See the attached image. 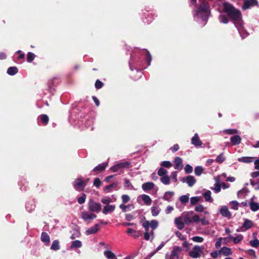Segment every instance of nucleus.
Listing matches in <instances>:
<instances>
[{"label":"nucleus","mask_w":259,"mask_h":259,"mask_svg":"<svg viewBox=\"0 0 259 259\" xmlns=\"http://www.w3.org/2000/svg\"><path fill=\"white\" fill-rule=\"evenodd\" d=\"M130 165V162L126 161L124 162H121L113 165V166L110 167V170L111 171L115 172H117L119 170L124 168H128Z\"/></svg>","instance_id":"7"},{"label":"nucleus","mask_w":259,"mask_h":259,"mask_svg":"<svg viewBox=\"0 0 259 259\" xmlns=\"http://www.w3.org/2000/svg\"><path fill=\"white\" fill-rule=\"evenodd\" d=\"M191 239L194 241V242H199V243H201V242H202L204 240V239L203 237H200V236H194Z\"/></svg>","instance_id":"48"},{"label":"nucleus","mask_w":259,"mask_h":259,"mask_svg":"<svg viewBox=\"0 0 259 259\" xmlns=\"http://www.w3.org/2000/svg\"><path fill=\"white\" fill-rule=\"evenodd\" d=\"M229 238L232 239L234 244H238L242 241L243 238V236L242 235L240 234L237 235L236 237H234L231 235H229Z\"/></svg>","instance_id":"23"},{"label":"nucleus","mask_w":259,"mask_h":259,"mask_svg":"<svg viewBox=\"0 0 259 259\" xmlns=\"http://www.w3.org/2000/svg\"><path fill=\"white\" fill-rule=\"evenodd\" d=\"M73 185L76 191H82L87 186V183L81 177L75 179L73 182Z\"/></svg>","instance_id":"5"},{"label":"nucleus","mask_w":259,"mask_h":259,"mask_svg":"<svg viewBox=\"0 0 259 259\" xmlns=\"http://www.w3.org/2000/svg\"><path fill=\"white\" fill-rule=\"evenodd\" d=\"M183 182H186L189 187H192L196 183V181L192 176H188L182 179Z\"/></svg>","instance_id":"10"},{"label":"nucleus","mask_w":259,"mask_h":259,"mask_svg":"<svg viewBox=\"0 0 259 259\" xmlns=\"http://www.w3.org/2000/svg\"><path fill=\"white\" fill-rule=\"evenodd\" d=\"M104 254L108 259H113L114 258L116 259V256L114 254V253L110 250L105 251Z\"/></svg>","instance_id":"31"},{"label":"nucleus","mask_w":259,"mask_h":259,"mask_svg":"<svg viewBox=\"0 0 259 259\" xmlns=\"http://www.w3.org/2000/svg\"><path fill=\"white\" fill-rule=\"evenodd\" d=\"M230 141L232 145H239L241 142V138L240 136L235 135L231 138Z\"/></svg>","instance_id":"19"},{"label":"nucleus","mask_w":259,"mask_h":259,"mask_svg":"<svg viewBox=\"0 0 259 259\" xmlns=\"http://www.w3.org/2000/svg\"><path fill=\"white\" fill-rule=\"evenodd\" d=\"M150 226L152 230L155 229L158 227V222L156 220H152L150 223Z\"/></svg>","instance_id":"52"},{"label":"nucleus","mask_w":259,"mask_h":259,"mask_svg":"<svg viewBox=\"0 0 259 259\" xmlns=\"http://www.w3.org/2000/svg\"><path fill=\"white\" fill-rule=\"evenodd\" d=\"M204 209V206L201 204H199L197 206H196L195 207V210L196 212H202L203 211Z\"/></svg>","instance_id":"56"},{"label":"nucleus","mask_w":259,"mask_h":259,"mask_svg":"<svg viewBox=\"0 0 259 259\" xmlns=\"http://www.w3.org/2000/svg\"><path fill=\"white\" fill-rule=\"evenodd\" d=\"M122 200L123 203H127L130 200V198L127 195H122L121 196Z\"/></svg>","instance_id":"57"},{"label":"nucleus","mask_w":259,"mask_h":259,"mask_svg":"<svg viewBox=\"0 0 259 259\" xmlns=\"http://www.w3.org/2000/svg\"><path fill=\"white\" fill-rule=\"evenodd\" d=\"M257 5H258L257 0H244L242 8L243 10H245Z\"/></svg>","instance_id":"8"},{"label":"nucleus","mask_w":259,"mask_h":259,"mask_svg":"<svg viewBox=\"0 0 259 259\" xmlns=\"http://www.w3.org/2000/svg\"><path fill=\"white\" fill-rule=\"evenodd\" d=\"M82 218L84 221H87L88 219H92L91 213L85 211L82 212Z\"/></svg>","instance_id":"44"},{"label":"nucleus","mask_w":259,"mask_h":259,"mask_svg":"<svg viewBox=\"0 0 259 259\" xmlns=\"http://www.w3.org/2000/svg\"><path fill=\"white\" fill-rule=\"evenodd\" d=\"M195 16L201 18L204 21H207L210 14V9L209 4L206 1H202L195 10Z\"/></svg>","instance_id":"2"},{"label":"nucleus","mask_w":259,"mask_h":259,"mask_svg":"<svg viewBox=\"0 0 259 259\" xmlns=\"http://www.w3.org/2000/svg\"><path fill=\"white\" fill-rule=\"evenodd\" d=\"M176 236L181 240H186V237L179 231L175 232Z\"/></svg>","instance_id":"53"},{"label":"nucleus","mask_w":259,"mask_h":259,"mask_svg":"<svg viewBox=\"0 0 259 259\" xmlns=\"http://www.w3.org/2000/svg\"><path fill=\"white\" fill-rule=\"evenodd\" d=\"M151 212L153 216L156 217L159 213V210L158 207L152 206L151 207Z\"/></svg>","instance_id":"42"},{"label":"nucleus","mask_w":259,"mask_h":259,"mask_svg":"<svg viewBox=\"0 0 259 259\" xmlns=\"http://www.w3.org/2000/svg\"><path fill=\"white\" fill-rule=\"evenodd\" d=\"M38 118H39L44 125H46L48 124L49 118V116L46 114H41L39 116Z\"/></svg>","instance_id":"24"},{"label":"nucleus","mask_w":259,"mask_h":259,"mask_svg":"<svg viewBox=\"0 0 259 259\" xmlns=\"http://www.w3.org/2000/svg\"><path fill=\"white\" fill-rule=\"evenodd\" d=\"M220 212L221 214V215L224 217L227 218L229 219L231 218V213L229 210L227 206L225 205L222 206L221 207V208L220 209Z\"/></svg>","instance_id":"9"},{"label":"nucleus","mask_w":259,"mask_h":259,"mask_svg":"<svg viewBox=\"0 0 259 259\" xmlns=\"http://www.w3.org/2000/svg\"><path fill=\"white\" fill-rule=\"evenodd\" d=\"M160 181L164 185H168L170 183V179L167 175L161 177Z\"/></svg>","instance_id":"35"},{"label":"nucleus","mask_w":259,"mask_h":259,"mask_svg":"<svg viewBox=\"0 0 259 259\" xmlns=\"http://www.w3.org/2000/svg\"><path fill=\"white\" fill-rule=\"evenodd\" d=\"M108 166L107 162H104L98 165L93 169V171L100 172L105 170L106 167Z\"/></svg>","instance_id":"15"},{"label":"nucleus","mask_w":259,"mask_h":259,"mask_svg":"<svg viewBox=\"0 0 259 259\" xmlns=\"http://www.w3.org/2000/svg\"><path fill=\"white\" fill-rule=\"evenodd\" d=\"M59 241L58 240H54L51 246V249L53 250H58L60 249Z\"/></svg>","instance_id":"30"},{"label":"nucleus","mask_w":259,"mask_h":259,"mask_svg":"<svg viewBox=\"0 0 259 259\" xmlns=\"http://www.w3.org/2000/svg\"><path fill=\"white\" fill-rule=\"evenodd\" d=\"M41 241L48 245L50 242V237L47 233L43 232L41 234Z\"/></svg>","instance_id":"17"},{"label":"nucleus","mask_w":259,"mask_h":259,"mask_svg":"<svg viewBox=\"0 0 259 259\" xmlns=\"http://www.w3.org/2000/svg\"><path fill=\"white\" fill-rule=\"evenodd\" d=\"M104 83L99 79H97L95 84V88L98 90L101 89Z\"/></svg>","instance_id":"49"},{"label":"nucleus","mask_w":259,"mask_h":259,"mask_svg":"<svg viewBox=\"0 0 259 259\" xmlns=\"http://www.w3.org/2000/svg\"><path fill=\"white\" fill-rule=\"evenodd\" d=\"M250 245L253 247H257L259 246V240L257 239L251 240L249 241Z\"/></svg>","instance_id":"46"},{"label":"nucleus","mask_w":259,"mask_h":259,"mask_svg":"<svg viewBox=\"0 0 259 259\" xmlns=\"http://www.w3.org/2000/svg\"><path fill=\"white\" fill-rule=\"evenodd\" d=\"M219 19L220 22L221 23H223L224 24H227L228 23V18L224 15H220Z\"/></svg>","instance_id":"37"},{"label":"nucleus","mask_w":259,"mask_h":259,"mask_svg":"<svg viewBox=\"0 0 259 259\" xmlns=\"http://www.w3.org/2000/svg\"><path fill=\"white\" fill-rule=\"evenodd\" d=\"M200 219L199 218V217L197 214H195L192 218V223H199L200 222Z\"/></svg>","instance_id":"60"},{"label":"nucleus","mask_w":259,"mask_h":259,"mask_svg":"<svg viewBox=\"0 0 259 259\" xmlns=\"http://www.w3.org/2000/svg\"><path fill=\"white\" fill-rule=\"evenodd\" d=\"M225 160V158L223 156V154L221 153L220 155H219L218 156V157H217V158L215 159V161H216V162H217L218 163H222Z\"/></svg>","instance_id":"50"},{"label":"nucleus","mask_w":259,"mask_h":259,"mask_svg":"<svg viewBox=\"0 0 259 259\" xmlns=\"http://www.w3.org/2000/svg\"><path fill=\"white\" fill-rule=\"evenodd\" d=\"M88 207L90 211L94 212H98L101 210V205L100 203L96 202L91 199L89 201Z\"/></svg>","instance_id":"6"},{"label":"nucleus","mask_w":259,"mask_h":259,"mask_svg":"<svg viewBox=\"0 0 259 259\" xmlns=\"http://www.w3.org/2000/svg\"><path fill=\"white\" fill-rule=\"evenodd\" d=\"M130 207V205H125L123 204H120L119 205V208L122 209L123 212H126L127 211V209Z\"/></svg>","instance_id":"62"},{"label":"nucleus","mask_w":259,"mask_h":259,"mask_svg":"<svg viewBox=\"0 0 259 259\" xmlns=\"http://www.w3.org/2000/svg\"><path fill=\"white\" fill-rule=\"evenodd\" d=\"M142 200L144 202V203L147 205H149L152 203V200L150 197L146 194H143L141 196Z\"/></svg>","instance_id":"28"},{"label":"nucleus","mask_w":259,"mask_h":259,"mask_svg":"<svg viewBox=\"0 0 259 259\" xmlns=\"http://www.w3.org/2000/svg\"><path fill=\"white\" fill-rule=\"evenodd\" d=\"M250 209L253 211H256L259 209V204L255 202H251L249 204Z\"/></svg>","instance_id":"33"},{"label":"nucleus","mask_w":259,"mask_h":259,"mask_svg":"<svg viewBox=\"0 0 259 259\" xmlns=\"http://www.w3.org/2000/svg\"><path fill=\"white\" fill-rule=\"evenodd\" d=\"M220 252L225 256H229L232 255V251L231 249L228 247H223L220 250Z\"/></svg>","instance_id":"21"},{"label":"nucleus","mask_w":259,"mask_h":259,"mask_svg":"<svg viewBox=\"0 0 259 259\" xmlns=\"http://www.w3.org/2000/svg\"><path fill=\"white\" fill-rule=\"evenodd\" d=\"M175 223L177 226L179 230H182L184 227V223L182 221V218L181 217H178L175 219Z\"/></svg>","instance_id":"16"},{"label":"nucleus","mask_w":259,"mask_h":259,"mask_svg":"<svg viewBox=\"0 0 259 259\" xmlns=\"http://www.w3.org/2000/svg\"><path fill=\"white\" fill-rule=\"evenodd\" d=\"M99 230V225L95 224L94 226L91 227L85 232L87 235H91L96 233Z\"/></svg>","instance_id":"13"},{"label":"nucleus","mask_w":259,"mask_h":259,"mask_svg":"<svg viewBox=\"0 0 259 259\" xmlns=\"http://www.w3.org/2000/svg\"><path fill=\"white\" fill-rule=\"evenodd\" d=\"M175 166L174 167L177 169H181L183 167L182 165V159L179 157L175 158L174 160Z\"/></svg>","instance_id":"18"},{"label":"nucleus","mask_w":259,"mask_h":259,"mask_svg":"<svg viewBox=\"0 0 259 259\" xmlns=\"http://www.w3.org/2000/svg\"><path fill=\"white\" fill-rule=\"evenodd\" d=\"M185 172L186 174H190L193 171V167L189 164H187L184 168Z\"/></svg>","instance_id":"51"},{"label":"nucleus","mask_w":259,"mask_h":259,"mask_svg":"<svg viewBox=\"0 0 259 259\" xmlns=\"http://www.w3.org/2000/svg\"><path fill=\"white\" fill-rule=\"evenodd\" d=\"M254 159L253 157H241L238 159V161L243 163H251Z\"/></svg>","instance_id":"22"},{"label":"nucleus","mask_w":259,"mask_h":259,"mask_svg":"<svg viewBox=\"0 0 259 259\" xmlns=\"http://www.w3.org/2000/svg\"><path fill=\"white\" fill-rule=\"evenodd\" d=\"M35 55L31 52H28L27 55V61L28 62H32L34 59Z\"/></svg>","instance_id":"36"},{"label":"nucleus","mask_w":259,"mask_h":259,"mask_svg":"<svg viewBox=\"0 0 259 259\" xmlns=\"http://www.w3.org/2000/svg\"><path fill=\"white\" fill-rule=\"evenodd\" d=\"M223 9L230 18L234 21V24L238 29L242 26V15L240 11L236 9L228 3L223 4Z\"/></svg>","instance_id":"1"},{"label":"nucleus","mask_w":259,"mask_h":259,"mask_svg":"<svg viewBox=\"0 0 259 259\" xmlns=\"http://www.w3.org/2000/svg\"><path fill=\"white\" fill-rule=\"evenodd\" d=\"M155 184L153 182H146L142 184V188L145 191L147 192L153 189Z\"/></svg>","instance_id":"12"},{"label":"nucleus","mask_w":259,"mask_h":259,"mask_svg":"<svg viewBox=\"0 0 259 259\" xmlns=\"http://www.w3.org/2000/svg\"><path fill=\"white\" fill-rule=\"evenodd\" d=\"M174 195V193L171 191L166 192L164 195L163 199L167 201H170L171 200V197Z\"/></svg>","instance_id":"29"},{"label":"nucleus","mask_w":259,"mask_h":259,"mask_svg":"<svg viewBox=\"0 0 259 259\" xmlns=\"http://www.w3.org/2000/svg\"><path fill=\"white\" fill-rule=\"evenodd\" d=\"M142 226L144 228L145 231H149V228L150 227V222L148 221H145L143 224Z\"/></svg>","instance_id":"54"},{"label":"nucleus","mask_w":259,"mask_h":259,"mask_svg":"<svg viewBox=\"0 0 259 259\" xmlns=\"http://www.w3.org/2000/svg\"><path fill=\"white\" fill-rule=\"evenodd\" d=\"M118 183L114 182L109 185L106 186L104 188L105 191H110L112 188H115L117 186Z\"/></svg>","instance_id":"38"},{"label":"nucleus","mask_w":259,"mask_h":259,"mask_svg":"<svg viewBox=\"0 0 259 259\" xmlns=\"http://www.w3.org/2000/svg\"><path fill=\"white\" fill-rule=\"evenodd\" d=\"M86 199V195L82 193L81 196L77 198V202L79 204H82L84 203Z\"/></svg>","instance_id":"43"},{"label":"nucleus","mask_w":259,"mask_h":259,"mask_svg":"<svg viewBox=\"0 0 259 259\" xmlns=\"http://www.w3.org/2000/svg\"><path fill=\"white\" fill-rule=\"evenodd\" d=\"M211 192L209 190H207L203 194L206 201L209 202H212L213 201V199L211 197Z\"/></svg>","instance_id":"25"},{"label":"nucleus","mask_w":259,"mask_h":259,"mask_svg":"<svg viewBox=\"0 0 259 259\" xmlns=\"http://www.w3.org/2000/svg\"><path fill=\"white\" fill-rule=\"evenodd\" d=\"M115 206L113 205H106L104 206L103 213L105 214H107L109 212H112L114 211Z\"/></svg>","instance_id":"20"},{"label":"nucleus","mask_w":259,"mask_h":259,"mask_svg":"<svg viewBox=\"0 0 259 259\" xmlns=\"http://www.w3.org/2000/svg\"><path fill=\"white\" fill-rule=\"evenodd\" d=\"M182 251L181 247L175 246L173 247L172 250L170 252V254L166 253L165 254V259H179V256Z\"/></svg>","instance_id":"3"},{"label":"nucleus","mask_w":259,"mask_h":259,"mask_svg":"<svg viewBox=\"0 0 259 259\" xmlns=\"http://www.w3.org/2000/svg\"><path fill=\"white\" fill-rule=\"evenodd\" d=\"M18 72L17 67L15 66L10 67L7 70V73L10 75H14Z\"/></svg>","instance_id":"27"},{"label":"nucleus","mask_w":259,"mask_h":259,"mask_svg":"<svg viewBox=\"0 0 259 259\" xmlns=\"http://www.w3.org/2000/svg\"><path fill=\"white\" fill-rule=\"evenodd\" d=\"M161 165L166 168H169L172 164L170 161H164L161 163Z\"/></svg>","instance_id":"55"},{"label":"nucleus","mask_w":259,"mask_h":259,"mask_svg":"<svg viewBox=\"0 0 259 259\" xmlns=\"http://www.w3.org/2000/svg\"><path fill=\"white\" fill-rule=\"evenodd\" d=\"M203 170V168L202 166H197L195 167L194 171L195 174L196 176H200L202 174V171Z\"/></svg>","instance_id":"41"},{"label":"nucleus","mask_w":259,"mask_h":259,"mask_svg":"<svg viewBox=\"0 0 259 259\" xmlns=\"http://www.w3.org/2000/svg\"><path fill=\"white\" fill-rule=\"evenodd\" d=\"M145 59H146V61L147 63V65L150 66L151 60H152V57H151V55L150 52L148 50H146V54L145 55Z\"/></svg>","instance_id":"34"},{"label":"nucleus","mask_w":259,"mask_h":259,"mask_svg":"<svg viewBox=\"0 0 259 259\" xmlns=\"http://www.w3.org/2000/svg\"><path fill=\"white\" fill-rule=\"evenodd\" d=\"M167 173V171L162 167H160L158 169V172H157L158 175L160 177H163V176H166Z\"/></svg>","instance_id":"40"},{"label":"nucleus","mask_w":259,"mask_h":259,"mask_svg":"<svg viewBox=\"0 0 259 259\" xmlns=\"http://www.w3.org/2000/svg\"><path fill=\"white\" fill-rule=\"evenodd\" d=\"M189 199V194L182 195L180 197V201L182 203H186L188 202Z\"/></svg>","instance_id":"39"},{"label":"nucleus","mask_w":259,"mask_h":259,"mask_svg":"<svg viewBox=\"0 0 259 259\" xmlns=\"http://www.w3.org/2000/svg\"><path fill=\"white\" fill-rule=\"evenodd\" d=\"M101 182L99 178H96L94 181V185L97 187H99L101 185Z\"/></svg>","instance_id":"61"},{"label":"nucleus","mask_w":259,"mask_h":259,"mask_svg":"<svg viewBox=\"0 0 259 259\" xmlns=\"http://www.w3.org/2000/svg\"><path fill=\"white\" fill-rule=\"evenodd\" d=\"M204 249L203 247L199 245H195L191 251L189 252V255L193 258H197L201 256Z\"/></svg>","instance_id":"4"},{"label":"nucleus","mask_w":259,"mask_h":259,"mask_svg":"<svg viewBox=\"0 0 259 259\" xmlns=\"http://www.w3.org/2000/svg\"><path fill=\"white\" fill-rule=\"evenodd\" d=\"M200 201V198L198 196L192 197L190 198V203L191 205H195Z\"/></svg>","instance_id":"45"},{"label":"nucleus","mask_w":259,"mask_h":259,"mask_svg":"<svg viewBox=\"0 0 259 259\" xmlns=\"http://www.w3.org/2000/svg\"><path fill=\"white\" fill-rule=\"evenodd\" d=\"M170 149L172 152H175L179 149V146L178 144H176L173 146V147H171Z\"/></svg>","instance_id":"64"},{"label":"nucleus","mask_w":259,"mask_h":259,"mask_svg":"<svg viewBox=\"0 0 259 259\" xmlns=\"http://www.w3.org/2000/svg\"><path fill=\"white\" fill-rule=\"evenodd\" d=\"M191 144L194 145L195 147L201 146L202 142L199 139L198 135L195 134L191 139Z\"/></svg>","instance_id":"11"},{"label":"nucleus","mask_w":259,"mask_h":259,"mask_svg":"<svg viewBox=\"0 0 259 259\" xmlns=\"http://www.w3.org/2000/svg\"><path fill=\"white\" fill-rule=\"evenodd\" d=\"M239 203L236 201H232V208L234 210H237L238 209Z\"/></svg>","instance_id":"59"},{"label":"nucleus","mask_w":259,"mask_h":259,"mask_svg":"<svg viewBox=\"0 0 259 259\" xmlns=\"http://www.w3.org/2000/svg\"><path fill=\"white\" fill-rule=\"evenodd\" d=\"M238 131L236 129H227L224 131V133L228 135H234L237 134Z\"/></svg>","instance_id":"47"},{"label":"nucleus","mask_w":259,"mask_h":259,"mask_svg":"<svg viewBox=\"0 0 259 259\" xmlns=\"http://www.w3.org/2000/svg\"><path fill=\"white\" fill-rule=\"evenodd\" d=\"M253 223L251 220L245 219L243 224L242 227L245 228L246 230H248L250 229Z\"/></svg>","instance_id":"26"},{"label":"nucleus","mask_w":259,"mask_h":259,"mask_svg":"<svg viewBox=\"0 0 259 259\" xmlns=\"http://www.w3.org/2000/svg\"><path fill=\"white\" fill-rule=\"evenodd\" d=\"M126 233L128 235H131L134 238H138L141 235L139 231H136L132 228H127Z\"/></svg>","instance_id":"14"},{"label":"nucleus","mask_w":259,"mask_h":259,"mask_svg":"<svg viewBox=\"0 0 259 259\" xmlns=\"http://www.w3.org/2000/svg\"><path fill=\"white\" fill-rule=\"evenodd\" d=\"M101 202L104 204L108 205V204L111 202V199L110 198H104L102 199Z\"/></svg>","instance_id":"63"},{"label":"nucleus","mask_w":259,"mask_h":259,"mask_svg":"<svg viewBox=\"0 0 259 259\" xmlns=\"http://www.w3.org/2000/svg\"><path fill=\"white\" fill-rule=\"evenodd\" d=\"M81 246L82 243L81 241L79 240H75L72 242L70 248L72 249L73 248H79L81 247Z\"/></svg>","instance_id":"32"},{"label":"nucleus","mask_w":259,"mask_h":259,"mask_svg":"<svg viewBox=\"0 0 259 259\" xmlns=\"http://www.w3.org/2000/svg\"><path fill=\"white\" fill-rule=\"evenodd\" d=\"M221 253L219 251H214L210 253V256L213 258H217Z\"/></svg>","instance_id":"58"}]
</instances>
